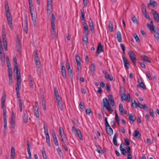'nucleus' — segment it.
Listing matches in <instances>:
<instances>
[{
	"label": "nucleus",
	"mask_w": 159,
	"mask_h": 159,
	"mask_svg": "<svg viewBox=\"0 0 159 159\" xmlns=\"http://www.w3.org/2000/svg\"><path fill=\"white\" fill-rule=\"evenodd\" d=\"M13 64L14 67L18 66L17 63V59L16 57H14L13 58Z\"/></svg>",
	"instance_id": "864d4df0"
},
{
	"label": "nucleus",
	"mask_w": 159,
	"mask_h": 159,
	"mask_svg": "<svg viewBox=\"0 0 159 159\" xmlns=\"http://www.w3.org/2000/svg\"><path fill=\"white\" fill-rule=\"evenodd\" d=\"M24 31L26 34L28 33V20L27 16L25 15L24 20Z\"/></svg>",
	"instance_id": "9b49d317"
},
{
	"label": "nucleus",
	"mask_w": 159,
	"mask_h": 159,
	"mask_svg": "<svg viewBox=\"0 0 159 159\" xmlns=\"http://www.w3.org/2000/svg\"><path fill=\"white\" fill-rule=\"evenodd\" d=\"M21 86V83H17L16 87V92L17 97L18 98H20V89Z\"/></svg>",
	"instance_id": "9d476101"
},
{
	"label": "nucleus",
	"mask_w": 159,
	"mask_h": 159,
	"mask_svg": "<svg viewBox=\"0 0 159 159\" xmlns=\"http://www.w3.org/2000/svg\"><path fill=\"white\" fill-rule=\"evenodd\" d=\"M103 51L102 46L101 43H99L98 44L96 52L99 54L101 52Z\"/></svg>",
	"instance_id": "2eb2a0df"
},
{
	"label": "nucleus",
	"mask_w": 159,
	"mask_h": 159,
	"mask_svg": "<svg viewBox=\"0 0 159 159\" xmlns=\"http://www.w3.org/2000/svg\"><path fill=\"white\" fill-rule=\"evenodd\" d=\"M157 3L154 0H150L149 3L147 4V7L149 8V7L152 6L153 7H154L155 6H157Z\"/></svg>",
	"instance_id": "ddd939ff"
},
{
	"label": "nucleus",
	"mask_w": 159,
	"mask_h": 159,
	"mask_svg": "<svg viewBox=\"0 0 159 159\" xmlns=\"http://www.w3.org/2000/svg\"><path fill=\"white\" fill-rule=\"evenodd\" d=\"M6 100V99L5 96H3L2 97L1 101V108L2 109H3V108L4 107Z\"/></svg>",
	"instance_id": "4be33fe9"
},
{
	"label": "nucleus",
	"mask_w": 159,
	"mask_h": 159,
	"mask_svg": "<svg viewBox=\"0 0 159 159\" xmlns=\"http://www.w3.org/2000/svg\"><path fill=\"white\" fill-rule=\"evenodd\" d=\"M126 149L127 150V152H128V156H130V155L131 154V149L129 147H126Z\"/></svg>",
	"instance_id": "bf43d9fd"
},
{
	"label": "nucleus",
	"mask_w": 159,
	"mask_h": 159,
	"mask_svg": "<svg viewBox=\"0 0 159 159\" xmlns=\"http://www.w3.org/2000/svg\"><path fill=\"white\" fill-rule=\"evenodd\" d=\"M141 60L142 61H146L147 62L150 63V61L148 60V57L146 55L142 56L141 57Z\"/></svg>",
	"instance_id": "c85d7f7f"
},
{
	"label": "nucleus",
	"mask_w": 159,
	"mask_h": 159,
	"mask_svg": "<svg viewBox=\"0 0 159 159\" xmlns=\"http://www.w3.org/2000/svg\"><path fill=\"white\" fill-rule=\"evenodd\" d=\"M134 136L137 139H139L140 138L141 135L138 130H135L133 133Z\"/></svg>",
	"instance_id": "f3484780"
},
{
	"label": "nucleus",
	"mask_w": 159,
	"mask_h": 159,
	"mask_svg": "<svg viewBox=\"0 0 159 159\" xmlns=\"http://www.w3.org/2000/svg\"><path fill=\"white\" fill-rule=\"evenodd\" d=\"M75 59L77 63V69L78 71L80 70L81 69V66L80 63V58L79 56L76 55L75 57Z\"/></svg>",
	"instance_id": "0eeeda50"
},
{
	"label": "nucleus",
	"mask_w": 159,
	"mask_h": 159,
	"mask_svg": "<svg viewBox=\"0 0 159 159\" xmlns=\"http://www.w3.org/2000/svg\"><path fill=\"white\" fill-rule=\"evenodd\" d=\"M28 115L26 111L24 113L23 117V121L25 123H27L28 121Z\"/></svg>",
	"instance_id": "aec40b11"
},
{
	"label": "nucleus",
	"mask_w": 159,
	"mask_h": 159,
	"mask_svg": "<svg viewBox=\"0 0 159 159\" xmlns=\"http://www.w3.org/2000/svg\"><path fill=\"white\" fill-rule=\"evenodd\" d=\"M54 96H59L58 92L57 90V88L55 87L54 89Z\"/></svg>",
	"instance_id": "69168bd1"
},
{
	"label": "nucleus",
	"mask_w": 159,
	"mask_h": 159,
	"mask_svg": "<svg viewBox=\"0 0 159 159\" xmlns=\"http://www.w3.org/2000/svg\"><path fill=\"white\" fill-rule=\"evenodd\" d=\"M108 29L111 32H112L113 31V25L111 23H110L108 25Z\"/></svg>",
	"instance_id": "79ce46f5"
},
{
	"label": "nucleus",
	"mask_w": 159,
	"mask_h": 159,
	"mask_svg": "<svg viewBox=\"0 0 159 159\" xmlns=\"http://www.w3.org/2000/svg\"><path fill=\"white\" fill-rule=\"evenodd\" d=\"M120 47H121L122 49V51H123V53H124V54H125V47L124 45L121 43L120 44Z\"/></svg>",
	"instance_id": "6e6d98bb"
},
{
	"label": "nucleus",
	"mask_w": 159,
	"mask_h": 159,
	"mask_svg": "<svg viewBox=\"0 0 159 159\" xmlns=\"http://www.w3.org/2000/svg\"><path fill=\"white\" fill-rule=\"evenodd\" d=\"M105 108L107 109L108 111H110L111 112V113L113 111V110L111 107L110 105L107 106Z\"/></svg>",
	"instance_id": "680f3d73"
},
{
	"label": "nucleus",
	"mask_w": 159,
	"mask_h": 159,
	"mask_svg": "<svg viewBox=\"0 0 159 159\" xmlns=\"http://www.w3.org/2000/svg\"><path fill=\"white\" fill-rule=\"evenodd\" d=\"M142 10L143 14L147 13L146 6L144 4L142 5Z\"/></svg>",
	"instance_id": "e433bc0d"
},
{
	"label": "nucleus",
	"mask_w": 159,
	"mask_h": 159,
	"mask_svg": "<svg viewBox=\"0 0 159 159\" xmlns=\"http://www.w3.org/2000/svg\"><path fill=\"white\" fill-rule=\"evenodd\" d=\"M79 106L80 108L82 110L84 109V106L83 102H80L79 104Z\"/></svg>",
	"instance_id": "5fc2aeb1"
},
{
	"label": "nucleus",
	"mask_w": 159,
	"mask_h": 159,
	"mask_svg": "<svg viewBox=\"0 0 159 159\" xmlns=\"http://www.w3.org/2000/svg\"><path fill=\"white\" fill-rule=\"evenodd\" d=\"M152 31H153L155 33V34L159 32L158 29L155 26H154L153 29L152 28Z\"/></svg>",
	"instance_id": "774afa93"
},
{
	"label": "nucleus",
	"mask_w": 159,
	"mask_h": 159,
	"mask_svg": "<svg viewBox=\"0 0 159 159\" xmlns=\"http://www.w3.org/2000/svg\"><path fill=\"white\" fill-rule=\"evenodd\" d=\"M118 136V134L117 133H116L113 138V142L115 146H116L117 145V142L116 140V139Z\"/></svg>",
	"instance_id": "5701e85b"
},
{
	"label": "nucleus",
	"mask_w": 159,
	"mask_h": 159,
	"mask_svg": "<svg viewBox=\"0 0 159 159\" xmlns=\"http://www.w3.org/2000/svg\"><path fill=\"white\" fill-rule=\"evenodd\" d=\"M103 103V107H106L107 106L110 105V103L107 99L105 98L102 100Z\"/></svg>",
	"instance_id": "a211bd4d"
},
{
	"label": "nucleus",
	"mask_w": 159,
	"mask_h": 159,
	"mask_svg": "<svg viewBox=\"0 0 159 159\" xmlns=\"http://www.w3.org/2000/svg\"><path fill=\"white\" fill-rule=\"evenodd\" d=\"M90 69L91 73L94 74V71L95 70V67L94 63H93L91 64Z\"/></svg>",
	"instance_id": "58836bf2"
},
{
	"label": "nucleus",
	"mask_w": 159,
	"mask_h": 159,
	"mask_svg": "<svg viewBox=\"0 0 159 159\" xmlns=\"http://www.w3.org/2000/svg\"><path fill=\"white\" fill-rule=\"evenodd\" d=\"M42 155L43 159H47L46 153L44 148L42 151Z\"/></svg>",
	"instance_id": "37998d69"
},
{
	"label": "nucleus",
	"mask_w": 159,
	"mask_h": 159,
	"mask_svg": "<svg viewBox=\"0 0 159 159\" xmlns=\"http://www.w3.org/2000/svg\"><path fill=\"white\" fill-rule=\"evenodd\" d=\"M59 131L61 137H62L63 138H64V137H66L63 129L61 127H60Z\"/></svg>",
	"instance_id": "cd10ccee"
},
{
	"label": "nucleus",
	"mask_w": 159,
	"mask_h": 159,
	"mask_svg": "<svg viewBox=\"0 0 159 159\" xmlns=\"http://www.w3.org/2000/svg\"><path fill=\"white\" fill-rule=\"evenodd\" d=\"M119 111L120 112V114L121 115H122L124 111V108L122 104L121 103L120 104L119 106Z\"/></svg>",
	"instance_id": "2f4dec72"
},
{
	"label": "nucleus",
	"mask_w": 159,
	"mask_h": 159,
	"mask_svg": "<svg viewBox=\"0 0 159 159\" xmlns=\"http://www.w3.org/2000/svg\"><path fill=\"white\" fill-rule=\"evenodd\" d=\"M19 105L20 107V111L22 112V105L21 99H19Z\"/></svg>",
	"instance_id": "a18cd8bd"
},
{
	"label": "nucleus",
	"mask_w": 159,
	"mask_h": 159,
	"mask_svg": "<svg viewBox=\"0 0 159 159\" xmlns=\"http://www.w3.org/2000/svg\"><path fill=\"white\" fill-rule=\"evenodd\" d=\"M138 105V102L137 103L135 100H134V102H132L131 106L134 108H137Z\"/></svg>",
	"instance_id": "a19ab883"
},
{
	"label": "nucleus",
	"mask_w": 159,
	"mask_h": 159,
	"mask_svg": "<svg viewBox=\"0 0 159 159\" xmlns=\"http://www.w3.org/2000/svg\"><path fill=\"white\" fill-rule=\"evenodd\" d=\"M106 129L107 132L109 136H111L113 134V130L111 127L106 128Z\"/></svg>",
	"instance_id": "6ab92c4d"
},
{
	"label": "nucleus",
	"mask_w": 159,
	"mask_h": 159,
	"mask_svg": "<svg viewBox=\"0 0 159 159\" xmlns=\"http://www.w3.org/2000/svg\"><path fill=\"white\" fill-rule=\"evenodd\" d=\"M5 3V9L6 11V18L7 20V23L9 26V27L11 30L12 29V19L11 17V14L10 11V9L8 5V4L7 2Z\"/></svg>",
	"instance_id": "f257e3e1"
},
{
	"label": "nucleus",
	"mask_w": 159,
	"mask_h": 159,
	"mask_svg": "<svg viewBox=\"0 0 159 159\" xmlns=\"http://www.w3.org/2000/svg\"><path fill=\"white\" fill-rule=\"evenodd\" d=\"M128 116H129V119L130 120L133 122L135 121V117H134L133 115L131 113H128Z\"/></svg>",
	"instance_id": "b1692460"
},
{
	"label": "nucleus",
	"mask_w": 159,
	"mask_h": 159,
	"mask_svg": "<svg viewBox=\"0 0 159 159\" xmlns=\"http://www.w3.org/2000/svg\"><path fill=\"white\" fill-rule=\"evenodd\" d=\"M152 11L153 13L154 18L157 22L159 21V16L157 12L153 9L152 10Z\"/></svg>",
	"instance_id": "1a4fd4ad"
},
{
	"label": "nucleus",
	"mask_w": 159,
	"mask_h": 159,
	"mask_svg": "<svg viewBox=\"0 0 159 159\" xmlns=\"http://www.w3.org/2000/svg\"><path fill=\"white\" fill-rule=\"evenodd\" d=\"M14 71L16 72L17 79V83H21V76L20 71L18 69V66L14 67Z\"/></svg>",
	"instance_id": "20e7f679"
},
{
	"label": "nucleus",
	"mask_w": 159,
	"mask_h": 159,
	"mask_svg": "<svg viewBox=\"0 0 159 159\" xmlns=\"http://www.w3.org/2000/svg\"><path fill=\"white\" fill-rule=\"evenodd\" d=\"M34 60L36 65V66L39 65L40 64V61L39 57L34 58Z\"/></svg>",
	"instance_id": "4c0bfd02"
},
{
	"label": "nucleus",
	"mask_w": 159,
	"mask_h": 159,
	"mask_svg": "<svg viewBox=\"0 0 159 159\" xmlns=\"http://www.w3.org/2000/svg\"><path fill=\"white\" fill-rule=\"evenodd\" d=\"M61 73L63 78H66V69L64 66V63L62 62H61Z\"/></svg>",
	"instance_id": "6e6552de"
},
{
	"label": "nucleus",
	"mask_w": 159,
	"mask_h": 159,
	"mask_svg": "<svg viewBox=\"0 0 159 159\" xmlns=\"http://www.w3.org/2000/svg\"><path fill=\"white\" fill-rule=\"evenodd\" d=\"M44 132L45 134H48V126L47 124H45L44 125Z\"/></svg>",
	"instance_id": "3c124183"
},
{
	"label": "nucleus",
	"mask_w": 159,
	"mask_h": 159,
	"mask_svg": "<svg viewBox=\"0 0 159 159\" xmlns=\"http://www.w3.org/2000/svg\"><path fill=\"white\" fill-rule=\"evenodd\" d=\"M134 36L136 41L137 42H139L140 40L138 36L136 34H134Z\"/></svg>",
	"instance_id": "0e129e2a"
},
{
	"label": "nucleus",
	"mask_w": 159,
	"mask_h": 159,
	"mask_svg": "<svg viewBox=\"0 0 159 159\" xmlns=\"http://www.w3.org/2000/svg\"><path fill=\"white\" fill-rule=\"evenodd\" d=\"M87 35L86 34L85 35L83 36L82 38L83 41L85 44H86L88 43Z\"/></svg>",
	"instance_id": "c756f323"
},
{
	"label": "nucleus",
	"mask_w": 159,
	"mask_h": 159,
	"mask_svg": "<svg viewBox=\"0 0 159 159\" xmlns=\"http://www.w3.org/2000/svg\"><path fill=\"white\" fill-rule=\"evenodd\" d=\"M6 61H7V66L8 67V69H9V68H11V64L10 63V61L9 60V59L8 57L7 56L6 57Z\"/></svg>",
	"instance_id": "c9c22d12"
},
{
	"label": "nucleus",
	"mask_w": 159,
	"mask_h": 159,
	"mask_svg": "<svg viewBox=\"0 0 159 159\" xmlns=\"http://www.w3.org/2000/svg\"><path fill=\"white\" fill-rule=\"evenodd\" d=\"M138 82L139 84V85L138 84L137 85V86L138 88H141L145 90L146 89V87L145 86V85L142 81V80H138Z\"/></svg>",
	"instance_id": "f8f14e48"
},
{
	"label": "nucleus",
	"mask_w": 159,
	"mask_h": 159,
	"mask_svg": "<svg viewBox=\"0 0 159 159\" xmlns=\"http://www.w3.org/2000/svg\"><path fill=\"white\" fill-rule=\"evenodd\" d=\"M81 16H82V20L84 21H85V18L84 17L85 14L84 12V10L83 9H82L81 10Z\"/></svg>",
	"instance_id": "ea45409f"
},
{
	"label": "nucleus",
	"mask_w": 159,
	"mask_h": 159,
	"mask_svg": "<svg viewBox=\"0 0 159 159\" xmlns=\"http://www.w3.org/2000/svg\"><path fill=\"white\" fill-rule=\"evenodd\" d=\"M52 134L53 140L57 139L55 132L54 129H52Z\"/></svg>",
	"instance_id": "09e8293b"
},
{
	"label": "nucleus",
	"mask_w": 159,
	"mask_h": 159,
	"mask_svg": "<svg viewBox=\"0 0 159 159\" xmlns=\"http://www.w3.org/2000/svg\"><path fill=\"white\" fill-rule=\"evenodd\" d=\"M121 98L122 100H126L129 102L130 100V94L128 93L126 95L125 93H123L121 95Z\"/></svg>",
	"instance_id": "423d86ee"
},
{
	"label": "nucleus",
	"mask_w": 159,
	"mask_h": 159,
	"mask_svg": "<svg viewBox=\"0 0 159 159\" xmlns=\"http://www.w3.org/2000/svg\"><path fill=\"white\" fill-rule=\"evenodd\" d=\"M42 102L41 104L43 108L44 111H45L46 110V101L44 97H42L41 98Z\"/></svg>",
	"instance_id": "dca6fc26"
},
{
	"label": "nucleus",
	"mask_w": 159,
	"mask_h": 159,
	"mask_svg": "<svg viewBox=\"0 0 159 159\" xmlns=\"http://www.w3.org/2000/svg\"><path fill=\"white\" fill-rule=\"evenodd\" d=\"M28 2L29 4V7L30 9V11L33 10H34V6L32 0H28Z\"/></svg>",
	"instance_id": "a878e982"
},
{
	"label": "nucleus",
	"mask_w": 159,
	"mask_h": 159,
	"mask_svg": "<svg viewBox=\"0 0 159 159\" xmlns=\"http://www.w3.org/2000/svg\"><path fill=\"white\" fill-rule=\"evenodd\" d=\"M38 109L39 108H34L35 115L38 118L39 117V113L38 111Z\"/></svg>",
	"instance_id": "f704fd0d"
},
{
	"label": "nucleus",
	"mask_w": 159,
	"mask_h": 159,
	"mask_svg": "<svg viewBox=\"0 0 159 159\" xmlns=\"http://www.w3.org/2000/svg\"><path fill=\"white\" fill-rule=\"evenodd\" d=\"M131 61L133 62L134 66H136V55L134 52L132 51H130L128 52Z\"/></svg>",
	"instance_id": "39448f33"
},
{
	"label": "nucleus",
	"mask_w": 159,
	"mask_h": 159,
	"mask_svg": "<svg viewBox=\"0 0 159 159\" xmlns=\"http://www.w3.org/2000/svg\"><path fill=\"white\" fill-rule=\"evenodd\" d=\"M72 132L75 135H76L78 134V131L80 130L79 129L75 128L74 126L72 127Z\"/></svg>",
	"instance_id": "72a5a7b5"
},
{
	"label": "nucleus",
	"mask_w": 159,
	"mask_h": 159,
	"mask_svg": "<svg viewBox=\"0 0 159 159\" xmlns=\"http://www.w3.org/2000/svg\"><path fill=\"white\" fill-rule=\"evenodd\" d=\"M89 26L90 27L94 26L93 21L91 18H89Z\"/></svg>",
	"instance_id": "13d9d810"
},
{
	"label": "nucleus",
	"mask_w": 159,
	"mask_h": 159,
	"mask_svg": "<svg viewBox=\"0 0 159 159\" xmlns=\"http://www.w3.org/2000/svg\"><path fill=\"white\" fill-rule=\"evenodd\" d=\"M147 28H148L151 32H152V28L153 29L154 27V25H150L148 23H147Z\"/></svg>",
	"instance_id": "de8ad7c7"
},
{
	"label": "nucleus",
	"mask_w": 159,
	"mask_h": 159,
	"mask_svg": "<svg viewBox=\"0 0 159 159\" xmlns=\"http://www.w3.org/2000/svg\"><path fill=\"white\" fill-rule=\"evenodd\" d=\"M108 100L110 102L111 105L112 106H113L115 105V103L114 98L113 97L112 95L111 94H110L108 96Z\"/></svg>",
	"instance_id": "4468645a"
},
{
	"label": "nucleus",
	"mask_w": 159,
	"mask_h": 159,
	"mask_svg": "<svg viewBox=\"0 0 159 159\" xmlns=\"http://www.w3.org/2000/svg\"><path fill=\"white\" fill-rule=\"evenodd\" d=\"M76 135L79 137L81 140H83L82 135L81 134L80 130H79L78 132V134Z\"/></svg>",
	"instance_id": "8fccbe9b"
},
{
	"label": "nucleus",
	"mask_w": 159,
	"mask_h": 159,
	"mask_svg": "<svg viewBox=\"0 0 159 159\" xmlns=\"http://www.w3.org/2000/svg\"><path fill=\"white\" fill-rule=\"evenodd\" d=\"M11 157H13L14 159H15V150L13 147H12L11 149Z\"/></svg>",
	"instance_id": "7c9ffc66"
},
{
	"label": "nucleus",
	"mask_w": 159,
	"mask_h": 159,
	"mask_svg": "<svg viewBox=\"0 0 159 159\" xmlns=\"http://www.w3.org/2000/svg\"><path fill=\"white\" fill-rule=\"evenodd\" d=\"M155 37L156 38L158 42H159V32L155 33Z\"/></svg>",
	"instance_id": "e2e57ef3"
},
{
	"label": "nucleus",
	"mask_w": 159,
	"mask_h": 159,
	"mask_svg": "<svg viewBox=\"0 0 159 159\" xmlns=\"http://www.w3.org/2000/svg\"><path fill=\"white\" fill-rule=\"evenodd\" d=\"M84 26V29L87 35H88L89 34V30L88 29V25L86 23L84 22L83 24Z\"/></svg>",
	"instance_id": "393cba45"
},
{
	"label": "nucleus",
	"mask_w": 159,
	"mask_h": 159,
	"mask_svg": "<svg viewBox=\"0 0 159 159\" xmlns=\"http://www.w3.org/2000/svg\"><path fill=\"white\" fill-rule=\"evenodd\" d=\"M68 73L69 74L70 76V78H72L73 77V71L71 68L67 69Z\"/></svg>",
	"instance_id": "c03bdc74"
},
{
	"label": "nucleus",
	"mask_w": 159,
	"mask_h": 159,
	"mask_svg": "<svg viewBox=\"0 0 159 159\" xmlns=\"http://www.w3.org/2000/svg\"><path fill=\"white\" fill-rule=\"evenodd\" d=\"M0 54L1 57H4V53L3 48H0Z\"/></svg>",
	"instance_id": "4d7b16f0"
},
{
	"label": "nucleus",
	"mask_w": 159,
	"mask_h": 159,
	"mask_svg": "<svg viewBox=\"0 0 159 159\" xmlns=\"http://www.w3.org/2000/svg\"><path fill=\"white\" fill-rule=\"evenodd\" d=\"M132 20L134 23H138L137 20L135 16L132 18Z\"/></svg>",
	"instance_id": "052dcab7"
},
{
	"label": "nucleus",
	"mask_w": 159,
	"mask_h": 159,
	"mask_svg": "<svg viewBox=\"0 0 159 159\" xmlns=\"http://www.w3.org/2000/svg\"><path fill=\"white\" fill-rule=\"evenodd\" d=\"M10 124L11 127L13 128H14L15 126V119H11Z\"/></svg>",
	"instance_id": "603ef678"
},
{
	"label": "nucleus",
	"mask_w": 159,
	"mask_h": 159,
	"mask_svg": "<svg viewBox=\"0 0 159 159\" xmlns=\"http://www.w3.org/2000/svg\"><path fill=\"white\" fill-rule=\"evenodd\" d=\"M52 0H47V12L48 17L51 15L52 16V14H53L52 13Z\"/></svg>",
	"instance_id": "7ed1b4c3"
},
{
	"label": "nucleus",
	"mask_w": 159,
	"mask_h": 159,
	"mask_svg": "<svg viewBox=\"0 0 159 159\" xmlns=\"http://www.w3.org/2000/svg\"><path fill=\"white\" fill-rule=\"evenodd\" d=\"M27 151L28 152V154H31V153L30 152V143L29 141L28 140L27 141Z\"/></svg>",
	"instance_id": "49530a36"
},
{
	"label": "nucleus",
	"mask_w": 159,
	"mask_h": 159,
	"mask_svg": "<svg viewBox=\"0 0 159 159\" xmlns=\"http://www.w3.org/2000/svg\"><path fill=\"white\" fill-rule=\"evenodd\" d=\"M116 38L118 41L120 42L122 41V36L120 32L118 31L117 32Z\"/></svg>",
	"instance_id": "412c9836"
},
{
	"label": "nucleus",
	"mask_w": 159,
	"mask_h": 159,
	"mask_svg": "<svg viewBox=\"0 0 159 159\" xmlns=\"http://www.w3.org/2000/svg\"><path fill=\"white\" fill-rule=\"evenodd\" d=\"M3 41L4 48L7 51V40L5 37L3 38Z\"/></svg>",
	"instance_id": "473e14b6"
},
{
	"label": "nucleus",
	"mask_w": 159,
	"mask_h": 159,
	"mask_svg": "<svg viewBox=\"0 0 159 159\" xmlns=\"http://www.w3.org/2000/svg\"><path fill=\"white\" fill-rule=\"evenodd\" d=\"M105 78L110 81H112L113 80V77L112 75H109L108 73L105 76Z\"/></svg>",
	"instance_id": "bb28decb"
},
{
	"label": "nucleus",
	"mask_w": 159,
	"mask_h": 159,
	"mask_svg": "<svg viewBox=\"0 0 159 159\" xmlns=\"http://www.w3.org/2000/svg\"><path fill=\"white\" fill-rule=\"evenodd\" d=\"M51 25L52 27V34L54 38H56L57 37V33L55 30V17L54 14H52L51 17Z\"/></svg>",
	"instance_id": "f03ea898"
},
{
	"label": "nucleus",
	"mask_w": 159,
	"mask_h": 159,
	"mask_svg": "<svg viewBox=\"0 0 159 159\" xmlns=\"http://www.w3.org/2000/svg\"><path fill=\"white\" fill-rule=\"evenodd\" d=\"M149 112L150 116L153 118L155 117L154 115L153 114V110L152 109H150L149 110Z\"/></svg>",
	"instance_id": "338daca9"
}]
</instances>
